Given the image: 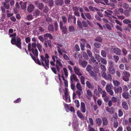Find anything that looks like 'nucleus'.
I'll use <instances>...</instances> for the list:
<instances>
[{"label":"nucleus","instance_id":"8fccbe9b","mask_svg":"<svg viewBox=\"0 0 131 131\" xmlns=\"http://www.w3.org/2000/svg\"><path fill=\"white\" fill-rule=\"evenodd\" d=\"M83 58L86 60H88V56L85 52L83 53Z\"/></svg>","mask_w":131,"mask_h":131},{"label":"nucleus","instance_id":"c03bdc74","mask_svg":"<svg viewBox=\"0 0 131 131\" xmlns=\"http://www.w3.org/2000/svg\"><path fill=\"white\" fill-rule=\"evenodd\" d=\"M63 70L65 75V77H68V73L67 69L66 68H64L63 69Z\"/></svg>","mask_w":131,"mask_h":131},{"label":"nucleus","instance_id":"e433bc0d","mask_svg":"<svg viewBox=\"0 0 131 131\" xmlns=\"http://www.w3.org/2000/svg\"><path fill=\"white\" fill-rule=\"evenodd\" d=\"M120 26L118 25L115 26V28L118 30H119L121 32L123 31V29L122 27L121 26Z\"/></svg>","mask_w":131,"mask_h":131},{"label":"nucleus","instance_id":"bf43d9fd","mask_svg":"<svg viewBox=\"0 0 131 131\" xmlns=\"http://www.w3.org/2000/svg\"><path fill=\"white\" fill-rule=\"evenodd\" d=\"M27 2H25L23 4V5H21V8L24 9H26L27 7Z\"/></svg>","mask_w":131,"mask_h":131},{"label":"nucleus","instance_id":"680f3d73","mask_svg":"<svg viewBox=\"0 0 131 131\" xmlns=\"http://www.w3.org/2000/svg\"><path fill=\"white\" fill-rule=\"evenodd\" d=\"M111 87L110 85L108 84L106 85V89L107 92L111 90Z\"/></svg>","mask_w":131,"mask_h":131},{"label":"nucleus","instance_id":"58836bf2","mask_svg":"<svg viewBox=\"0 0 131 131\" xmlns=\"http://www.w3.org/2000/svg\"><path fill=\"white\" fill-rule=\"evenodd\" d=\"M94 41H97L100 42H102V38L99 36L97 37L94 40Z\"/></svg>","mask_w":131,"mask_h":131},{"label":"nucleus","instance_id":"5fc2aeb1","mask_svg":"<svg viewBox=\"0 0 131 131\" xmlns=\"http://www.w3.org/2000/svg\"><path fill=\"white\" fill-rule=\"evenodd\" d=\"M113 58L116 62H117L119 59V57L116 55L114 56Z\"/></svg>","mask_w":131,"mask_h":131},{"label":"nucleus","instance_id":"f8f14e48","mask_svg":"<svg viewBox=\"0 0 131 131\" xmlns=\"http://www.w3.org/2000/svg\"><path fill=\"white\" fill-rule=\"evenodd\" d=\"M71 81L72 82L73 81V80L77 82H79V80L77 78V77L75 74H73L70 77Z\"/></svg>","mask_w":131,"mask_h":131},{"label":"nucleus","instance_id":"7ed1b4c3","mask_svg":"<svg viewBox=\"0 0 131 131\" xmlns=\"http://www.w3.org/2000/svg\"><path fill=\"white\" fill-rule=\"evenodd\" d=\"M76 18L74 15L70 14L69 15L68 18V23L72 24H73L75 25L76 24Z\"/></svg>","mask_w":131,"mask_h":131},{"label":"nucleus","instance_id":"473e14b6","mask_svg":"<svg viewBox=\"0 0 131 131\" xmlns=\"http://www.w3.org/2000/svg\"><path fill=\"white\" fill-rule=\"evenodd\" d=\"M94 94L96 96L99 97L100 96V92L98 91L97 89H95L94 91Z\"/></svg>","mask_w":131,"mask_h":131},{"label":"nucleus","instance_id":"a19ab883","mask_svg":"<svg viewBox=\"0 0 131 131\" xmlns=\"http://www.w3.org/2000/svg\"><path fill=\"white\" fill-rule=\"evenodd\" d=\"M124 12L123 8H119L118 9L117 12L118 14H119L120 13L121 14L124 13Z\"/></svg>","mask_w":131,"mask_h":131},{"label":"nucleus","instance_id":"a878e982","mask_svg":"<svg viewBox=\"0 0 131 131\" xmlns=\"http://www.w3.org/2000/svg\"><path fill=\"white\" fill-rule=\"evenodd\" d=\"M94 46L96 48H100L101 47V45L98 42H95L94 43Z\"/></svg>","mask_w":131,"mask_h":131},{"label":"nucleus","instance_id":"ddd939ff","mask_svg":"<svg viewBox=\"0 0 131 131\" xmlns=\"http://www.w3.org/2000/svg\"><path fill=\"white\" fill-rule=\"evenodd\" d=\"M114 91L116 93H121L122 92V89L120 86L115 87L114 88Z\"/></svg>","mask_w":131,"mask_h":131},{"label":"nucleus","instance_id":"37998d69","mask_svg":"<svg viewBox=\"0 0 131 131\" xmlns=\"http://www.w3.org/2000/svg\"><path fill=\"white\" fill-rule=\"evenodd\" d=\"M37 47L40 52L42 51V47L39 43H37Z\"/></svg>","mask_w":131,"mask_h":131},{"label":"nucleus","instance_id":"09e8293b","mask_svg":"<svg viewBox=\"0 0 131 131\" xmlns=\"http://www.w3.org/2000/svg\"><path fill=\"white\" fill-rule=\"evenodd\" d=\"M113 82L114 85L117 87L120 84V82L119 81L116 80L114 81Z\"/></svg>","mask_w":131,"mask_h":131},{"label":"nucleus","instance_id":"2eb2a0df","mask_svg":"<svg viewBox=\"0 0 131 131\" xmlns=\"http://www.w3.org/2000/svg\"><path fill=\"white\" fill-rule=\"evenodd\" d=\"M34 5H33L30 4L27 7V10L29 12L31 13L34 10Z\"/></svg>","mask_w":131,"mask_h":131},{"label":"nucleus","instance_id":"b1692460","mask_svg":"<svg viewBox=\"0 0 131 131\" xmlns=\"http://www.w3.org/2000/svg\"><path fill=\"white\" fill-rule=\"evenodd\" d=\"M117 1L118 4L117 5L118 7H123V0H117Z\"/></svg>","mask_w":131,"mask_h":131},{"label":"nucleus","instance_id":"f3484780","mask_svg":"<svg viewBox=\"0 0 131 131\" xmlns=\"http://www.w3.org/2000/svg\"><path fill=\"white\" fill-rule=\"evenodd\" d=\"M122 106L126 110H128V106L126 102H123L122 103Z\"/></svg>","mask_w":131,"mask_h":131},{"label":"nucleus","instance_id":"bb28decb","mask_svg":"<svg viewBox=\"0 0 131 131\" xmlns=\"http://www.w3.org/2000/svg\"><path fill=\"white\" fill-rule=\"evenodd\" d=\"M77 25L79 27V28L80 29L83 28V26L82 25V22L80 20H78L77 21Z\"/></svg>","mask_w":131,"mask_h":131},{"label":"nucleus","instance_id":"603ef678","mask_svg":"<svg viewBox=\"0 0 131 131\" xmlns=\"http://www.w3.org/2000/svg\"><path fill=\"white\" fill-rule=\"evenodd\" d=\"M100 67L102 71H106V69L105 65L101 64L100 65Z\"/></svg>","mask_w":131,"mask_h":131},{"label":"nucleus","instance_id":"a211bd4d","mask_svg":"<svg viewBox=\"0 0 131 131\" xmlns=\"http://www.w3.org/2000/svg\"><path fill=\"white\" fill-rule=\"evenodd\" d=\"M108 70L112 74H113L115 73V70L114 66L109 67Z\"/></svg>","mask_w":131,"mask_h":131},{"label":"nucleus","instance_id":"4c0bfd02","mask_svg":"<svg viewBox=\"0 0 131 131\" xmlns=\"http://www.w3.org/2000/svg\"><path fill=\"white\" fill-rule=\"evenodd\" d=\"M123 23L126 24H130L131 23V20L128 19H124L123 21Z\"/></svg>","mask_w":131,"mask_h":131},{"label":"nucleus","instance_id":"e2e57ef3","mask_svg":"<svg viewBox=\"0 0 131 131\" xmlns=\"http://www.w3.org/2000/svg\"><path fill=\"white\" fill-rule=\"evenodd\" d=\"M111 101L113 103H116L117 101V99L116 97L113 96L112 97Z\"/></svg>","mask_w":131,"mask_h":131},{"label":"nucleus","instance_id":"774afa93","mask_svg":"<svg viewBox=\"0 0 131 131\" xmlns=\"http://www.w3.org/2000/svg\"><path fill=\"white\" fill-rule=\"evenodd\" d=\"M74 48L76 51H79L80 50V48L78 45H76L74 46Z\"/></svg>","mask_w":131,"mask_h":131},{"label":"nucleus","instance_id":"13d9d810","mask_svg":"<svg viewBox=\"0 0 131 131\" xmlns=\"http://www.w3.org/2000/svg\"><path fill=\"white\" fill-rule=\"evenodd\" d=\"M122 51L123 53V55L124 56H125L127 54L128 52L127 50L124 48H123Z\"/></svg>","mask_w":131,"mask_h":131},{"label":"nucleus","instance_id":"6e6552de","mask_svg":"<svg viewBox=\"0 0 131 131\" xmlns=\"http://www.w3.org/2000/svg\"><path fill=\"white\" fill-rule=\"evenodd\" d=\"M34 54V56L35 58H37L38 56V50L37 48L32 49L31 48V51Z\"/></svg>","mask_w":131,"mask_h":131},{"label":"nucleus","instance_id":"0eeeda50","mask_svg":"<svg viewBox=\"0 0 131 131\" xmlns=\"http://www.w3.org/2000/svg\"><path fill=\"white\" fill-rule=\"evenodd\" d=\"M122 96L123 98L126 100L130 99L131 97L130 95L129 94L128 92H124L123 93Z\"/></svg>","mask_w":131,"mask_h":131},{"label":"nucleus","instance_id":"393cba45","mask_svg":"<svg viewBox=\"0 0 131 131\" xmlns=\"http://www.w3.org/2000/svg\"><path fill=\"white\" fill-rule=\"evenodd\" d=\"M90 57L91 61L93 62L94 64L97 66L98 64V62H96V61L94 57L92 56Z\"/></svg>","mask_w":131,"mask_h":131},{"label":"nucleus","instance_id":"7c9ffc66","mask_svg":"<svg viewBox=\"0 0 131 131\" xmlns=\"http://www.w3.org/2000/svg\"><path fill=\"white\" fill-rule=\"evenodd\" d=\"M95 59L97 60L99 62H100L101 59V56L98 54H95L94 55Z\"/></svg>","mask_w":131,"mask_h":131},{"label":"nucleus","instance_id":"4d7b16f0","mask_svg":"<svg viewBox=\"0 0 131 131\" xmlns=\"http://www.w3.org/2000/svg\"><path fill=\"white\" fill-rule=\"evenodd\" d=\"M105 26L106 28L109 30H112L110 24H106Z\"/></svg>","mask_w":131,"mask_h":131},{"label":"nucleus","instance_id":"052dcab7","mask_svg":"<svg viewBox=\"0 0 131 131\" xmlns=\"http://www.w3.org/2000/svg\"><path fill=\"white\" fill-rule=\"evenodd\" d=\"M64 95L66 98L65 101H67L68 98L69 96V95L68 92H65L64 93Z\"/></svg>","mask_w":131,"mask_h":131},{"label":"nucleus","instance_id":"39448f33","mask_svg":"<svg viewBox=\"0 0 131 131\" xmlns=\"http://www.w3.org/2000/svg\"><path fill=\"white\" fill-rule=\"evenodd\" d=\"M59 24L60 28L62 30V34L66 35L68 31L67 27L65 25L63 26V22L61 21H60Z\"/></svg>","mask_w":131,"mask_h":131},{"label":"nucleus","instance_id":"c85d7f7f","mask_svg":"<svg viewBox=\"0 0 131 131\" xmlns=\"http://www.w3.org/2000/svg\"><path fill=\"white\" fill-rule=\"evenodd\" d=\"M82 25L85 28H87L89 27V25L88 23L85 20H83L82 21Z\"/></svg>","mask_w":131,"mask_h":131},{"label":"nucleus","instance_id":"dca6fc26","mask_svg":"<svg viewBox=\"0 0 131 131\" xmlns=\"http://www.w3.org/2000/svg\"><path fill=\"white\" fill-rule=\"evenodd\" d=\"M81 110L82 112L84 113L86 111V108L84 103L81 102Z\"/></svg>","mask_w":131,"mask_h":131},{"label":"nucleus","instance_id":"5701e85b","mask_svg":"<svg viewBox=\"0 0 131 131\" xmlns=\"http://www.w3.org/2000/svg\"><path fill=\"white\" fill-rule=\"evenodd\" d=\"M105 13L106 15V16L108 17L110 16H111L112 14H111L113 13V12L111 10H108L107 11H105Z\"/></svg>","mask_w":131,"mask_h":131},{"label":"nucleus","instance_id":"864d4df0","mask_svg":"<svg viewBox=\"0 0 131 131\" xmlns=\"http://www.w3.org/2000/svg\"><path fill=\"white\" fill-rule=\"evenodd\" d=\"M101 62L103 64H107V61L104 58H101Z\"/></svg>","mask_w":131,"mask_h":131},{"label":"nucleus","instance_id":"c9c22d12","mask_svg":"<svg viewBox=\"0 0 131 131\" xmlns=\"http://www.w3.org/2000/svg\"><path fill=\"white\" fill-rule=\"evenodd\" d=\"M62 21L63 23L65 24L67 23L68 19L66 16H63L62 17Z\"/></svg>","mask_w":131,"mask_h":131},{"label":"nucleus","instance_id":"2f4dec72","mask_svg":"<svg viewBox=\"0 0 131 131\" xmlns=\"http://www.w3.org/2000/svg\"><path fill=\"white\" fill-rule=\"evenodd\" d=\"M78 83H77L76 87L78 89V90L80 91L81 92L82 91V87L79 83V82H78Z\"/></svg>","mask_w":131,"mask_h":131},{"label":"nucleus","instance_id":"69168bd1","mask_svg":"<svg viewBox=\"0 0 131 131\" xmlns=\"http://www.w3.org/2000/svg\"><path fill=\"white\" fill-rule=\"evenodd\" d=\"M74 15L77 16L78 17H79L80 16V15L79 12L78 11L74 12L73 13Z\"/></svg>","mask_w":131,"mask_h":131},{"label":"nucleus","instance_id":"9d476101","mask_svg":"<svg viewBox=\"0 0 131 131\" xmlns=\"http://www.w3.org/2000/svg\"><path fill=\"white\" fill-rule=\"evenodd\" d=\"M56 66L57 68L58 71L59 72L60 70V68L59 67H62V65L61 62L59 60H56Z\"/></svg>","mask_w":131,"mask_h":131},{"label":"nucleus","instance_id":"1a4fd4ad","mask_svg":"<svg viewBox=\"0 0 131 131\" xmlns=\"http://www.w3.org/2000/svg\"><path fill=\"white\" fill-rule=\"evenodd\" d=\"M73 69L75 73L77 75L79 76H81L82 75V74L80 72V70L77 66H74Z\"/></svg>","mask_w":131,"mask_h":131},{"label":"nucleus","instance_id":"ea45409f","mask_svg":"<svg viewBox=\"0 0 131 131\" xmlns=\"http://www.w3.org/2000/svg\"><path fill=\"white\" fill-rule=\"evenodd\" d=\"M86 84L87 87L89 88H91V89L93 88V87L92 86L89 81H86Z\"/></svg>","mask_w":131,"mask_h":131},{"label":"nucleus","instance_id":"4be33fe9","mask_svg":"<svg viewBox=\"0 0 131 131\" xmlns=\"http://www.w3.org/2000/svg\"><path fill=\"white\" fill-rule=\"evenodd\" d=\"M48 29L49 32H53L54 31V28L53 25L52 24H49L48 26Z\"/></svg>","mask_w":131,"mask_h":131},{"label":"nucleus","instance_id":"4468645a","mask_svg":"<svg viewBox=\"0 0 131 131\" xmlns=\"http://www.w3.org/2000/svg\"><path fill=\"white\" fill-rule=\"evenodd\" d=\"M35 4L36 6L38 7L40 10H42L44 8V5L42 3H38L36 2H35Z\"/></svg>","mask_w":131,"mask_h":131},{"label":"nucleus","instance_id":"f03ea898","mask_svg":"<svg viewBox=\"0 0 131 131\" xmlns=\"http://www.w3.org/2000/svg\"><path fill=\"white\" fill-rule=\"evenodd\" d=\"M16 36V34L15 33L13 34L10 35V36L13 37L11 40V43L13 45H16L17 47L20 49H21V39L19 37H18L16 39L15 38V36Z\"/></svg>","mask_w":131,"mask_h":131},{"label":"nucleus","instance_id":"423d86ee","mask_svg":"<svg viewBox=\"0 0 131 131\" xmlns=\"http://www.w3.org/2000/svg\"><path fill=\"white\" fill-rule=\"evenodd\" d=\"M79 65L83 68H85L88 64V62L86 61L80 59L79 60Z\"/></svg>","mask_w":131,"mask_h":131},{"label":"nucleus","instance_id":"72a5a7b5","mask_svg":"<svg viewBox=\"0 0 131 131\" xmlns=\"http://www.w3.org/2000/svg\"><path fill=\"white\" fill-rule=\"evenodd\" d=\"M92 69V66L90 64H89L88 65L86 69V71L88 72H90Z\"/></svg>","mask_w":131,"mask_h":131},{"label":"nucleus","instance_id":"9b49d317","mask_svg":"<svg viewBox=\"0 0 131 131\" xmlns=\"http://www.w3.org/2000/svg\"><path fill=\"white\" fill-rule=\"evenodd\" d=\"M113 52L116 55H119L121 54V51L119 48L117 47L113 49Z\"/></svg>","mask_w":131,"mask_h":131},{"label":"nucleus","instance_id":"412c9836","mask_svg":"<svg viewBox=\"0 0 131 131\" xmlns=\"http://www.w3.org/2000/svg\"><path fill=\"white\" fill-rule=\"evenodd\" d=\"M106 110L108 112L112 114H113L115 111L114 108L113 107H112L110 108H106Z\"/></svg>","mask_w":131,"mask_h":131},{"label":"nucleus","instance_id":"49530a36","mask_svg":"<svg viewBox=\"0 0 131 131\" xmlns=\"http://www.w3.org/2000/svg\"><path fill=\"white\" fill-rule=\"evenodd\" d=\"M123 7L125 9H128L129 8V5L127 3H124L123 4Z\"/></svg>","mask_w":131,"mask_h":131},{"label":"nucleus","instance_id":"aec40b11","mask_svg":"<svg viewBox=\"0 0 131 131\" xmlns=\"http://www.w3.org/2000/svg\"><path fill=\"white\" fill-rule=\"evenodd\" d=\"M55 2L57 6H61L63 4V0H55Z\"/></svg>","mask_w":131,"mask_h":131},{"label":"nucleus","instance_id":"338daca9","mask_svg":"<svg viewBox=\"0 0 131 131\" xmlns=\"http://www.w3.org/2000/svg\"><path fill=\"white\" fill-rule=\"evenodd\" d=\"M101 54L103 57H106V52L104 50H102L101 51Z\"/></svg>","mask_w":131,"mask_h":131},{"label":"nucleus","instance_id":"6ab92c4d","mask_svg":"<svg viewBox=\"0 0 131 131\" xmlns=\"http://www.w3.org/2000/svg\"><path fill=\"white\" fill-rule=\"evenodd\" d=\"M131 10L130 7L129 8L128 10H125L124 11V15L126 17L129 16L130 15V12Z\"/></svg>","mask_w":131,"mask_h":131},{"label":"nucleus","instance_id":"6e6d98bb","mask_svg":"<svg viewBox=\"0 0 131 131\" xmlns=\"http://www.w3.org/2000/svg\"><path fill=\"white\" fill-rule=\"evenodd\" d=\"M49 8L46 5L44 9L43 10V12L45 13H47L49 11Z\"/></svg>","mask_w":131,"mask_h":131},{"label":"nucleus","instance_id":"79ce46f5","mask_svg":"<svg viewBox=\"0 0 131 131\" xmlns=\"http://www.w3.org/2000/svg\"><path fill=\"white\" fill-rule=\"evenodd\" d=\"M115 4L112 2H110L109 4V7H111L110 9L111 10L114 9L115 7Z\"/></svg>","mask_w":131,"mask_h":131},{"label":"nucleus","instance_id":"0e129e2a","mask_svg":"<svg viewBox=\"0 0 131 131\" xmlns=\"http://www.w3.org/2000/svg\"><path fill=\"white\" fill-rule=\"evenodd\" d=\"M49 3V6L51 7L54 4L53 1V0H50Z\"/></svg>","mask_w":131,"mask_h":131},{"label":"nucleus","instance_id":"c756f323","mask_svg":"<svg viewBox=\"0 0 131 131\" xmlns=\"http://www.w3.org/2000/svg\"><path fill=\"white\" fill-rule=\"evenodd\" d=\"M84 14L85 16L89 20H91L92 19V18L90 13H85Z\"/></svg>","mask_w":131,"mask_h":131},{"label":"nucleus","instance_id":"3c124183","mask_svg":"<svg viewBox=\"0 0 131 131\" xmlns=\"http://www.w3.org/2000/svg\"><path fill=\"white\" fill-rule=\"evenodd\" d=\"M106 80L111 81L112 79V78L111 76L110 75H106L105 78Z\"/></svg>","mask_w":131,"mask_h":131},{"label":"nucleus","instance_id":"cd10ccee","mask_svg":"<svg viewBox=\"0 0 131 131\" xmlns=\"http://www.w3.org/2000/svg\"><path fill=\"white\" fill-rule=\"evenodd\" d=\"M4 7L7 9H9L10 8V5L9 3L3 2L2 3Z\"/></svg>","mask_w":131,"mask_h":131},{"label":"nucleus","instance_id":"20e7f679","mask_svg":"<svg viewBox=\"0 0 131 131\" xmlns=\"http://www.w3.org/2000/svg\"><path fill=\"white\" fill-rule=\"evenodd\" d=\"M123 79L126 82L129 80V77L130 76V73L126 71H124L122 73Z\"/></svg>","mask_w":131,"mask_h":131},{"label":"nucleus","instance_id":"a18cd8bd","mask_svg":"<svg viewBox=\"0 0 131 131\" xmlns=\"http://www.w3.org/2000/svg\"><path fill=\"white\" fill-rule=\"evenodd\" d=\"M102 120L103 125H107L108 123L107 119L106 117H104Z\"/></svg>","mask_w":131,"mask_h":131},{"label":"nucleus","instance_id":"f257e3e1","mask_svg":"<svg viewBox=\"0 0 131 131\" xmlns=\"http://www.w3.org/2000/svg\"><path fill=\"white\" fill-rule=\"evenodd\" d=\"M29 55L36 63L40 65H42L47 70L49 68V60L48 59L49 58V56L47 53L46 54L45 57L42 55L40 56L41 61H40L38 58L36 59L31 53H29Z\"/></svg>","mask_w":131,"mask_h":131},{"label":"nucleus","instance_id":"de8ad7c7","mask_svg":"<svg viewBox=\"0 0 131 131\" xmlns=\"http://www.w3.org/2000/svg\"><path fill=\"white\" fill-rule=\"evenodd\" d=\"M33 18V17L31 15H27L26 17V19L28 20H31Z\"/></svg>","mask_w":131,"mask_h":131},{"label":"nucleus","instance_id":"f704fd0d","mask_svg":"<svg viewBox=\"0 0 131 131\" xmlns=\"http://www.w3.org/2000/svg\"><path fill=\"white\" fill-rule=\"evenodd\" d=\"M68 29L70 32H73L75 31V28L73 26L71 25L69 26Z\"/></svg>","mask_w":131,"mask_h":131}]
</instances>
